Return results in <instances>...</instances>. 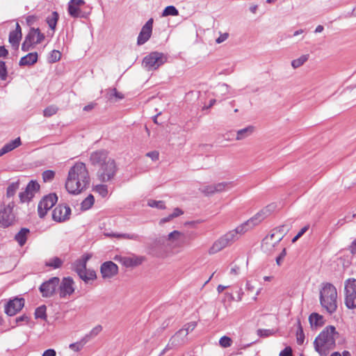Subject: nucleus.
Returning a JSON list of instances; mask_svg holds the SVG:
<instances>
[{
	"instance_id": "obj_11",
	"label": "nucleus",
	"mask_w": 356,
	"mask_h": 356,
	"mask_svg": "<svg viewBox=\"0 0 356 356\" xmlns=\"http://www.w3.org/2000/svg\"><path fill=\"white\" fill-rule=\"evenodd\" d=\"M234 235L229 234L227 232L214 241L211 247L209 250V254H214L224 248L232 245L234 242Z\"/></svg>"
},
{
	"instance_id": "obj_40",
	"label": "nucleus",
	"mask_w": 356,
	"mask_h": 356,
	"mask_svg": "<svg viewBox=\"0 0 356 356\" xmlns=\"http://www.w3.org/2000/svg\"><path fill=\"white\" fill-rule=\"evenodd\" d=\"M68 13L72 17H82L79 7L75 5L68 3Z\"/></svg>"
},
{
	"instance_id": "obj_60",
	"label": "nucleus",
	"mask_w": 356,
	"mask_h": 356,
	"mask_svg": "<svg viewBox=\"0 0 356 356\" xmlns=\"http://www.w3.org/2000/svg\"><path fill=\"white\" fill-rule=\"evenodd\" d=\"M85 344L81 343V340L79 342L71 343L70 348L74 351H79Z\"/></svg>"
},
{
	"instance_id": "obj_44",
	"label": "nucleus",
	"mask_w": 356,
	"mask_h": 356,
	"mask_svg": "<svg viewBox=\"0 0 356 356\" xmlns=\"http://www.w3.org/2000/svg\"><path fill=\"white\" fill-rule=\"evenodd\" d=\"M40 185L35 181H31L26 186V188L31 194L34 196L35 193L39 190Z\"/></svg>"
},
{
	"instance_id": "obj_64",
	"label": "nucleus",
	"mask_w": 356,
	"mask_h": 356,
	"mask_svg": "<svg viewBox=\"0 0 356 356\" xmlns=\"http://www.w3.org/2000/svg\"><path fill=\"white\" fill-rule=\"evenodd\" d=\"M42 356H56V353L54 349H47L46 350L43 354Z\"/></svg>"
},
{
	"instance_id": "obj_5",
	"label": "nucleus",
	"mask_w": 356,
	"mask_h": 356,
	"mask_svg": "<svg viewBox=\"0 0 356 356\" xmlns=\"http://www.w3.org/2000/svg\"><path fill=\"white\" fill-rule=\"evenodd\" d=\"M270 205L265 207L264 209L259 211L257 213H256L253 217L238 225L234 229L229 231L228 232L229 234L234 235V240L235 241H238L239 238L245 232L252 229L254 226L257 225L262 220H264L270 214Z\"/></svg>"
},
{
	"instance_id": "obj_51",
	"label": "nucleus",
	"mask_w": 356,
	"mask_h": 356,
	"mask_svg": "<svg viewBox=\"0 0 356 356\" xmlns=\"http://www.w3.org/2000/svg\"><path fill=\"white\" fill-rule=\"evenodd\" d=\"M219 344L222 348H228L230 347L232 344V340L230 337L227 336H223L220 339Z\"/></svg>"
},
{
	"instance_id": "obj_63",
	"label": "nucleus",
	"mask_w": 356,
	"mask_h": 356,
	"mask_svg": "<svg viewBox=\"0 0 356 356\" xmlns=\"http://www.w3.org/2000/svg\"><path fill=\"white\" fill-rule=\"evenodd\" d=\"M146 156L150 157L153 161H157L159 159V154L156 151H152L147 152Z\"/></svg>"
},
{
	"instance_id": "obj_20",
	"label": "nucleus",
	"mask_w": 356,
	"mask_h": 356,
	"mask_svg": "<svg viewBox=\"0 0 356 356\" xmlns=\"http://www.w3.org/2000/svg\"><path fill=\"white\" fill-rule=\"evenodd\" d=\"M25 38L35 44H40L44 39V35L40 32L38 28H31Z\"/></svg>"
},
{
	"instance_id": "obj_19",
	"label": "nucleus",
	"mask_w": 356,
	"mask_h": 356,
	"mask_svg": "<svg viewBox=\"0 0 356 356\" xmlns=\"http://www.w3.org/2000/svg\"><path fill=\"white\" fill-rule=\"evenodd\" d=\"M92 257L90 254H84L79 259H77L74 263V270L79 275L81 273L87 270L86 264L88 261Z\"/></svg>"
},
{
	"instance_id": "obj_4",
	"label": "nucleus",
	"mask_w": 356,
	"mask_h": 356,
	"mask_svg": "<svg viewBox=\"0 0 356 356\" xmlns=\"http://www.w3.org/2000/svg\"><path fill=\"white\" fill-rule=\"evenodd\" d=\"M320 303L329 314H333L337 309V291L331 283L322 284L320 290Z\"/></svg>"
},
{
	"instance_id": "obj_46",
	"label": "nucleus",
	"mask_w": 356,
	"mask_h": 356,
	"mask_svg": "<svg viewBox=\"0 0 356 356\" xmlns=\"http://www.w3.org/2000/svg\"><path fill=\"white\" fill-rule=\"evenodd\" d=\"M60 57H61V54L59 51L53 50L51 51V53L49 56L48 61L50 63H54L58 61L60 59Z\"/></svg>"
},
{
	"instance_id": "obj_1",
	"label": "nucleus",
	"mask_w": 356,
	"mask_h": 356,
	"mask_svg": "<svg viewBox=\"0 0 356 356\" xmlns=\"http://www.w3.org/2000/svg\"><path fill=\"white\" fill-rule=\"evenodd\" d=\"M90 176L85 163H76L69 170L65 188L71 194H79L90 185Z\"/></svg>"
},
{
	"instance_id": "obj_24",
	"label": "nucleus",
	"mask_w": 356,
	"mask_h": 356,
	"mask_svg": "<svg viewBox=\"0 0 356 356\" xmlns=\"http://www.w3.org/2000/svg\"><path fill=\"white\" fill-rule=\"evenodd\" d=\"M21 144H22V143H21V139L19 137L15 138V140L10 141L9 143L4 145L0 149V156H2L3 155L13 151L15 148L20 146Z\"/></svg>"
},
{
	"instance_id": "obj_41",
	"label": "nucleus",
	"mask_w": 356,
	"mask_h": 356,
	"mask_svg": "<svg viewBox=\"0 0 356 356\" xmlns=\"http://www.w3.org/2000/svg\"><path fill=\"white\" fill-rule=\"evenodd\" d=\"M322 316L317 313H312L309 317V321L312 326H318L322 321Z\"/></svg>"
},
{
	"instance_id": "obj_28",
	"label": "nucleus",
	"mask_w": 356,
	"mask_h": 356,
	"mask_svg": "<svg viewBox=\"0 0 356 356\" xmlns=\"http://www.w3.org/2000/svg\"><path fill=\"white\" fill-rule=\"evenodd\" d=\"M59 19L58 13L56 11L52 12L46 18V22L48 24L49 29L54 33L56 27L57 22Z\"/></svg>"
},
{
	"instance_id": "obj_33",
	"label": "nucleus",
	"mask_w": 356,
	"mask_h": 356,
	"mask_svg": "<svg viewBox=\"0 0 356 356\" xmlns=\"http://www.w3.org/2000/svg\"><path fill=\"white\" fill-rule=\"evenodd\" d=\"M63 264V261L57 257H54L52 258H50L48 261L45 262V266L48 267H51L54 269L59 268L62 266Z\"/></svg>"
},
{
	"instance_id": "obj_49",
	"label": "nucleus",
	"mask_w": 356,
	"mask_h": 356,
	"mask_svg": "<svg viewBox=\"0 0 356 356\" xmlns=\"http://www.w3.org/2000/svg\"><path fill=\"white\" fill-rule=\"evenodd\" d=\"M19 197L20 199L21 202L24 203L26 202H29L33 197V194H31L26 189L24 191L21 192L19 194Z\"/></svg>"
},
{
	"instance_id": "obj_61",
	"label": "nucleus",
	"mask_w": 356,
	"mask_h": 356,
	"mask_svg": "<svg viewBox=\"0 0 356 356\" xmlns=\"http://www.w3.org/2000/svg\"><path fill=\"white\" fill-rule=\"evenodd\" d=\"M280 356H292V349L290 346L286 347L280 353Z\"/></svg>"
},
{
	"instance_id": "obj_48",
	"label": "nucleus",
	"mask_w": 356,
	"mask_h": 356,
	"mask_svg": "<svg viewBox=\"0 0 356 356\" xmlns=\"http://www.w3.org/2000/svg\"><path fill=\"white\" fill-rule=\"evenodd\" d=\"M94 190L95 192L99 193L102 197H104L108 195V188L107 186L106 185H97Z\"/></svg>"
},
{
	"instance_id": "obj_34",
	"label": "nucleus",
	"mask_w": 356,
	"mask_h": 356,
	"mask_svg": "<svg viewBox=\"0 0 356 356\" xmlns=\"http://www.w3.org/2000/svg\"><path fill=\"white\" fill-rule=\"evenodd\" d=\"M95 202L94 196L90 194L87 197H86L81 203V209L82 211H86L90 209Z\"/></svg>"
},
{
	"instance_id": "obj_12",
	"label": "nucleus",
	"mask_w": 356,
	"mask_h": 356,
	"mask_svg": "<svg viewBox=\"0 0 356 356\" xmlns=\"http://www.w3.org/2000/svg\"><path fill=\"white\" fill-rule=\"evenodd\" d=\"M166 237H159L148 245L149 253L156 257H165L167 255Z\"/></svg>"
},
{
	"instance_id": "obj_36",
	"label": "nucleus",
	"mask_w": 356,
	"mask_h": 356,
	"mask_svg": "<svg viewBox=\"0 0 356 356\" xmlns=\"http://www.w3.org/2000/svg\"><path fill=\"white\" fill-rule=\"evenodd\" d=\"M79 276L86 283H88L90 280H94L96 278V273L94 270H87L81 273Z\"/></svg>"
},
{
	"instance_id": "obj_26",
	"label": "nucleus",
	"mask_w": 356,
	"mask_h": 356,
	"mask_svg": "<svg viewBox=\"0 0 356 356\" xmlns=\"http://www.w3.org/2000/svg\"><path fill=\"white\" fill-rule=\"evenodd\" d=\"M30 230L28 228H22L18 233L15 236V240L17 242L19 246L22 247L26 243L28 236Z\"/></svg>"
},
{
	"instance_id": "obj_15",
	"label": "nucleus",
	"mask_w": 356,
	"mask_h": 356,
	"mask_svg": "<svg viewBox=\"0 0 356 356\" xmlns=\"http://www.w3.org/2000/svg\"><path fill=\"white\" fill-rule=\"evenodd\" d=\"M60 280L57 277L50 278L48 281L42 283L40 286V291L43 297H51L56 291Z\"/></svg>"
},
{
	"instance_id": "obj_52",
	"label": "nucleus",
	"mask_w": 356,
	"mask_h": 356,
	"mask_svg": "<svg viewBox=\"0 0 356 356\" xmlns=\"http://www.w3.org/2000/svg\"><path fill=\"white\" fill-rule=\"evenodd\" d=\"M58 111V108L55 106H49L43 111L44 116L51 117L56 114Z\"/></svg>"
},
{
	"instance_id": "obj_27",
	"label": "nucleus",
	"mask_w": 356,
	"mask_h": 356,
	"mask_svg": "<svg viewBox=\"0 0 356 356\" xmlns=\"http://www.w3.org/2000/svg\"><path fill=\"white\" fill-rule=\"evenodd\" d=\"M38 60V54L36 52L29 53L23 56L19 63L20 66L32 65Z\"/></svg>"
},
{
	"instance_id": "obj_55",
	"label": "nucleus",
	"mask_w": 356,
	"mask_h": 356,
	"mask_svg": "<svg viewBox=\"0 0 356 356\" xmlns=\"http://www.w3.org/2000/svg\"><path fill=\"white\" fill-rule=\"evenodd\" d=\"M273 334V330H267V329H259L257 330V334L260 337H267Z\"/></svg>"
},
{
	"instance_id": "obj_25",
	"label": "nucleus",
	"mask_w": 356,
	"mask_h": 356,
	"mask_svg": "<svg viewBox=\"0 0 356 356\" xmlns=\"http://www.w3.org/2000/svg\"><path fill=\"white\" fill-rule=\"evenodd\" d=\"M21 144H22V143H21V139L19 137L15 138V140L10 141L9 143L4 145L0 149V156H2L3 155L13 151L15 148L20 146Z\"/></svg>"
},
{
	"instance_id": "obj_32",
	"label": "nucleus",
	"mask_w": 356,
	"mask_h": 356,
	"mask_svg": "<svg viewBox=\"0 0 356 356\" xmlns=\"http://www.w3.org/2000/svg\"><path fill=\"white\" fill-rule=\"evenodd\" d=\"M22 35L18 32L10 31L9 34V42L13 48L18 49Z\"/></svg>"
},
{
	"instance_id": "obj_50",
	"label": "nucleus",
	"mask_w": 356,
	"mask_h": 356,
	"mask_svg": "<svg viewBox=\"0 0 356 356\" xmlns=\"http://www.w3.org/2000/svg\"><path fill=\"white\" fill-rule=\"evenodd\" d=\"M8 77L7 67L4 61L0 60V79L6 80Z\"/></svg>"
},
{
	"instance_id": "obj_18",
	"label": "nucleus",
	"mask_w": 356,
	"mask_h": 356,
	"mask_svg": "<svg viewBox=\"0 0 356 356\" xmlns=\"http://www.w3.org/2000/svg\"><path fill=\"white\" fill-rule=\"evenodd\" d=\"M74 281L70 277H64L59 286L60 297L65 298L67 296H70L74 291Z\"/></svg>"
},
{
	"instance_id": "obj_22",
	"label": "nucleus",
	"mask_w": 356,
	"mask_h": 356,
	"mask_svg": "<svg viewBox=\"0 0 356 356\" xmlns=\"http://www.w3.org/2000/svg\"><path fill=\"white\" fill-rule=\"evenodd\" d=\"M197 326L195 321H192L184 325V327L180 329L173 336L172 339L175 341L179 338L186 337L190 332H192Z\"/></svg>"
},
{
	"instance_id": "obj_35",
	"label": "nucleus",
	"mask_w": 356,
	"mask_h": 356,
	"mask_svg": "<svg viewBox=\"0 0 356 356\" xmlns=\"http://www.w3.org/2000/svg\"><path fill=\"white\" fill-rule=\"evenodd\" d=\"M100 272L104 278L111 276V261L104 262L100 268Z\"/></svg>"
},
{
	"instance_id": "obj_10",
	"label": "nucleus",
	"mask_w": 356,
	"mask_h": 356,
	"mask_svg": "<svg viewBox=\"0 0 356 356\" xmlns=\"http://www.w3.org/2000/svg\"><path fill=\"white\" fill-rule=\"evenodd\" d=\"M283 238V233L278 234H270L267 235L262 241L261 249L267 254H272L279 245L280 242Z\"/></svg>"
},
{
	"instance_id": "obj_57",
	"label": "nucleus",
	"mask_w": 356,
	"mask_h": 356,
	"mask_svg": "<svg viewBox=\"0 0 356 356\" xmlns=\"http://www.w3.org/2000/svg\"><path fill=\"white\" fill-rule=\"evenodd\" d=\"M288 230L289 229L287 228H286L285 225H282V226L277 227L275 229H273L271 231L270 234H278L280 233H283V237H284Z\"/></svg>"
},
{
	"instance_id": "obj_39",
	"label": "nucleus",
	"mask_w": 356,
	"mask_h": 356,
	"mask_svg": "<svg viewBox=\"0 0 356 356\" xmlns=\"http://www.w3.org/2000/svg\"><path fill=\"white\" fill-rule=\"evenodd\" d=\"M308 59H309L308 54L302 55L298 58L294 59L291 61V66L294 69H296V68L302 66L305 62L307 61Z\"/></svg>"
},
{
	"instance_id": "obj_38",
	"label": "nucleus",
	"mask_w": 356,
	"mask_h": 356,
	"mask_svg": "<svg viewBox=\"0 0 356 356\" xmlns=\"http://www.w3.org/2000/svg\"><path fill=\"white\" fill-rule=\"evenodd\" d=\"M19 183L18 181L11 183L7 188L6 196L10 198L13 197L19 189Z\"/></svg>"
},
{
	"instance_id": "obj_8",
	"label": "nucleus",
	"mask_w": 356,
	"mask_h": 356,
	"mask_svg": "<svg viewBox=\"0 0 356 356\" xmlns=\"http://www.w3.org/2000/svg\"><path fill=\"white\" fill-rule=\"evenodd\" d=\"M167 61L166 56L158 51H154L146 56L143 60V65L146 70H155Z\"/></svg>"
},
{
	"instance_id": "obj_47",
	"label": "nucleus",
	"mask_w": 356,
	"mask_h": 356,
	"mask_svg": "<svg viewBox=\"0 0 356 356\" xmlns=\"http://www.w3.org/2000/svg\"><path fill=\"white\" fill-rule=\"evenodd\" d=\"M297 343L299 345H302L305 340V334L303 332L302 327L300 322H298V327L296 332Z\"/></svg>"
},
{
	"instance_id": "obj_29",
	"label": "nucleus",
	"mask_w": 356,
	"mask_h": 356,
	"mask_svg": "<svg viewBox=\"0 0 356 356\" xmlns=\"http://www.w3.org/2000/svg\"><path fill=\"white\" fill-rule=\"evenodd\" d=\"M254 129V127L248 126L244 129L238 130L236 132V139L237 140H241L246 138L253 133Z\"/></svg>"
},
{
	"instance_id": "obj_54",
	"label": "nucleus",
	"mask_w": 356,
	"mask_h": 356,
	"mask_svg": "<svg viewBox=\"0 0 356 356\" xmlns=\"http://www.w3.org/2000/svg\"><path fill=\"white\" fill-rule=\"evenodd\" d=\"M200 190L206 195H211L215 193L213 184L203 186Z\"/></svg>"
},
{
	"instance_id": "obj_58",
	"label": "nucleus",
	"mask_w": 356,
	"mask_h": 356,
	"mask_svg": "<svg viewBox=\"0 0 356 356\" xmlns=\"http://www.w3.org/2000/svg\"><path fill=\"white\" fill-rule=\"evenodd\" d=\"M38 20V17L35 15H29L26 18L28 26H31Z\"/></svg>"
},
{
	"instance_id": "obj_2",
	"label": "nucleus",
	"mask_w": 356,
	"mask_h": 356,
	"mask_svg": "<svg viewBox=\"0 0 356 356\" xmlns=\"http://www.w3.org/2000/svg\"><path fill=\"white\" fill-rule=\"evenodd\" d=\"M339 333L333 325H329L318 335L314 341L315 350L321 356H327L329 352L335 347L336 338Z\"/></svg>"
},
{
	"instance_id": "obj_31",
	"label": "nucleus",
	"mask_w": 356,
	"mask_h": 356,
	"mask_svg": "<svg viewBox=\"0 0 356 356\" xmlns=\"http://www.w3.org/2000/svg\"><path fill=\"white\" fill-rule=\"evenodd\" d=\"M234 183L233 181H223L218 184H214V191L216 193H220L225 190L230 189L234 186Z\"/></svg>"
},
{
	"instance_id": "obj_43",
	"label": "nucleus",
	"mask_w": 356,
	"mask_h": 356,
	"mask_svg": "<svg viewBox=\"0 0 356 356\" xmlns=\"http://www.w3.org/2000/svg\"><path fill=\"white\" fill-rule=\"evenodd\" d=\"M179 15L178 10L174 6H168L163 10L162 16H177Z\"/></svg>"
},
{
	"instance_id": "obj_42",
	"label": "nucleus",
	"mask_w": 356,
	"mask_h": 356,
	"mask_svg": "<svg viewBox=\"0 0 356 356\" xmlns=\"http://www.w3.org/2000/svg\"><path fill=\"white\" fill-rule=\"evenodd\" d=\"M47 307L45 305H41L38 307L35 312V318H41L42 320H46L47 318Z\"/></svg>"
},
{
	"instance_id": "obj_62",
	"label": "nucleus",
	"mask_w": 356,
	"mask_h": 356,
	"mask_svg": "<svg viewBox=\"0 0 356 356\" xmlns=\"http://www.w3.org/2000/svg\"><path fill=\"white\" fill-rule=\"evenodd\" d=\"M229 37V34L227 33H224L220 35V36L216 40L217 44L222 43L225 41Z\"/></svg>"
},
{
	"instance_id": "obj_7",
	"label": "nucleus",
	"mask_w": 356,
	"mask_h": 356,
	"mask_svg": "<svg viewBox=\"0 0 356 356\" xmlns=\"http://www.w3.org/2000/svg\"><path fill=\"white\" fill-rule=\"evenodd\" d=\"M15 204L10 202L8 204H0V227L6 228L13 225L15 221V215L13 212Z\"/></svg>"
},
{
	"instance_id": "obj_56",
	"label": "nucleus",
	"mask_w": 356,
	"mask_h": 356,
	"mask_svg": "<svg viewBox=\"0 0 356 356\" xmlns=\"http://www.w3.org/2000/svg\"><path fill=\"white\" fill-rule=\"evenodd\" d=\"M35 44L28 40L26 38L22 44V50L24 51H29Z\"/></svg>"
},
{
	"instance_id": "obj_3",
	"label": "nucleus",
	"mask_w": 356,
	"mask_h": 356,
	"mask_svg": "<svg viewBox=\"0 0 356 356\" xmlns=\"http://www.w3.org/2000/svg\"><path fill=\"white\" fill-rule=\"evenodd\" d=\"M90 161L92 165L99 167L97 172L99 179L102 181H109L111 178V170L110 169L108 152L104 150H99L92 152L90 156Z\"/></svg>"
},
{
	"instance_id": "obj_13",
	"label": "nucleus",
	"mask_w": 356,
	"mask_h": 356,
	"mask_svg": "<svg viewBox=\"0 0 356 356\" xmlns=\"http://www.w3.org/2000/svg\"><path fill=\"white\" fill-rule=\"evenodd\" d=\"M58 197L55 193H51L44 197L38 206V212L40 218H44L47 211L56 203Z\"/></svg>"
},
{
	"instance_id": "obj_16",
	"label": "nucleus",
	"mask_w": 356,
	"mask_h": 356,
	"mask_svg": "<svg viewBox=\"0 0 356 356\" xmlns=\"http://www.w3.org/2000/svg\"><path fill=\"white\" fill-rule=\"evenodd\" d=\"M24 305V298H15L6 303L5 305V312L8 316H14L22 309Z\"/></svg>"
},
{
	"instance_id": "obj_59",
	"label": "nucleus",
	"mask_w": 356,
	"mask_h": 356,
	"mask_svg": "<svg viewBox=\"0 0 356 356\" xmlns=\"http://www.w3.org/2000/svg\"><path fill=\"white\" fill-rule=\"evenodd\" d=\"M124 98V95L120 92H118L115 88H113V102L115 101H118L119 99H122Z\"/></svg>"
},
{
	"instance_id": "obj_37",
	"label": "nucleus",
	"mask_w": 356,
	"mask_h": 356,
	"mask_svg": "<svg viewBox=\"0 0 356 356\" xmlns=\"http://www.w3.org/2000/svg\"><path fill=\"white\" fill-rule=\"evenodd\" d=\"M113 237L118 238L120 239H130L139 241L140 236L136 234H117L113 233Z\"/></svg>"
},
{
	"instance_id": "obj_53",
	"label": "nucleus",
	"mask_w": 356,
	"mask_h": 356,
	"mask_svg": "<svg viewBox=\"0 0 356 356\" xmlns=\"http://www.w3.org/2000/svg\"><path fill=\"white\" fill-rule=\"evenodd\" d=\"M55 176V172L53 170H45L42 173V179L44 182L51 181Z\"/></svg>"
},
{
	"instance_id": "obj_6",
	"label": "nucleus",
	"mask_w": 356,
	"mask_h": 356,
	"mask_svg": "<svg viewBox=\"0 0 356 356\" xmlns=\"http://www.w3.org/2000/svg\"><path fill=\"white\" fill-rule=\"evenodd\" d=\"M196 237L197 233L193 231L180 232L174 230L168 234L166 239L172 248H179L190 245L191 242Z\"/></svg>"
},
{
	"instance_id": "obj_21",
	"label": "nucleus",
	"mask_w": 356,
	"mask_h": 356,
	"mask_svg": "<svg viewBox=\"0 0 356 356\" xmlns=\"http://www.w3.org/2000/svg\"><path fill=\"white\" fill-rule=\"evenodd\" d=\"M122 264L126 267H135L140 265L145 260L142 256H133L129 257H122L120 259Z\"/></svg>"
},
{
	"instance_id": "obj_23",
	"label": "nucleus",
	"mask_w": 356,
	"mask_h": 356,
	"mask_svg": "<svg viewBox=\"0 0 356 356\" xmlns=\"http://www.w3.org/2000/svg\"><path fill=\"white\" fill-rule=\"evenodd\" d=\"M21 144H22V143H21V139L19 137L15 138V140L10 141L9 143L4 145L0 149V156H2L3 155L13 151L15 148L20 146Z\"/></svg>"
},
{
	"instance_id": "obj_9",
	"label": "nucleus",
	"mask_w": 356,
	"mask_h": 356,
	"mask_svg": "<svg viewBox=\"0 0 356 356\" xmlns=\"http://www.w3.org/2000/svg\"><path fill=\"white\" fill-rule=\"evenodd\" d=\"M345 305L348 309L356 308V280L354 278L345 282Z\"/></svg>"
},
{
	"instance_id": "obj_17",
	"label": "nucleus",
	"mask_w": 356,
	"mask_h": 356,
	"mask_svg": "<svg viewBox=\"0 0 356 356\" xmlns=\"http://www.w3.org/2000/svg\"><path fill=\"white\" fill-rule=\"evenodd\" d=\"M153 27V19L150 18L142 27L138 36L137 43L138 45L145 44L151 37Z\"/></svg>"
},
{
	"instance_id": "obj_14",
	"label": "nucleus",
	"mask_w": 356,
	"mask_h": 356,
	"mask_svg": "<svg viewBox=\"0 0 356 356\" xmlns=\"http://www.w3.org/2000/svg\"><path fill=\"white\" fill-rule=\"evenodd\" d=\"M71 209L67 205L59 204L53 210L52 218L54 220L61 222L70 218Z\"/></svg>"
},
{
	"instance_id": "obj_30",
	"label": "nucleus",
	"mask_w": 356,
	"mask_h": 356,
	"mask_svg": "<svg viewBox=\"0 0 356 356\" xmlns=\"http://www.w3.org/2000/svg\"><path fill=\"white\" fill-rule=\"evenodd\" d=\"M102 330V327L101 325H97L84 337L81 339V343L86 344L88 341H89L91 339L95 337Z\"/></svg>"
},
{
	"instance_id": "obj_45",
	"label": "nucleus",
	"mask_w": 356,
	"mask_h": 356,
	"mask_svg": "<svg viewBox=\"0 0 356 356\" xmlns=\"http://www.w3.org/2000/svg\"><path fill=\"white\" fill-rule=\"evenodd\" d=\"M147 205L152 208H157L159 209H165V205L163 201H157L154 200H149L147 202Z\"/></svg>"
}]
</instances>
